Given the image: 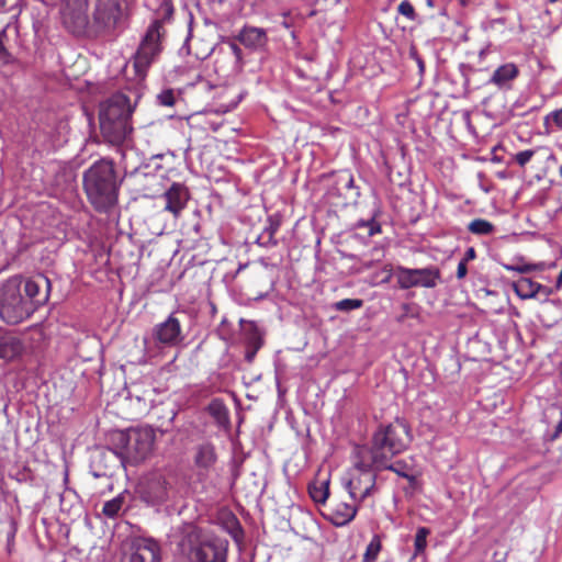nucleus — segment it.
<instances>
[{"label": "nucleus", "instance_id": "f257e3e1", "mask_svg": "<svg viewBox=\"0 0 562 562\" xmlns=\"http://www.w3.org/2000/svg\"><path fill=\"white\" fill-rule=\"evenodd\" d=\"M123 15L121 0H60L63 26L78 37L98 38L111 34Z\"/></svg>", "mask_w": 562, "mask_h": 562}, {"label": "nucleus", "instance_id": "f03ea898", "mask_svg": "<svg viewBox=\"0 0 562 562\" xmlns=\"http://www.w3.org/2000/svg\"><path fill=\"white\" fill-rule=\"evenodd\" d=\"M49 292L50 281L43 274L9 278L0 284V319L10 326L27 321L48 301Z\"/></svg>", "mask_w": 562, "mask_h": 562}, {"label": "nucleus", "instance_id": "7ed1b4c3", "mask_svg": "<svg viewBox=\"0 0 562 562\" xmlns=\"http://www.w3.org/2000/svg\"><path fill=\"white\" fill-rule=\"evenodd\" d=\"M121 183L122 179H119L114 162L110 159L93 162L83 173V189L99 212H105L116 204Z\"/></svg>", "mask_w": 562, "mask_h": 562}, {"label": "nucleus", "instance_id": "20e7f679", "mask_svg": "<svg viewBox=\"0 0 562 562\" xmlns=\"http://www.w3.org/2000/svg\"><path fill=\"white\" fill-rule=\"evenodd\" d=\"M228 541L204 533L193 525L183 528L177 554L183 562H226Z\"/></svg>", "mask_w": 562, "mask_h": 562}, {"label": "nucleus", "instance_id": "39448f33", "mask_svg": "<svg viewBox=\"0 0 562 562\" xmlns=\"http://www.w3.org/2000/svg\"><path fill=\"white\" fill-rule=\"evenodd\" d=\"M133 106L128 97L117 92L100 105V130L104 139L112 145H121L132 133L131 115Z\"/></svg>", "mask_w": 562, "mask_h": 562}, {"label": "nucleus", "instance_id": "423d86ee", "mask_svg": "<svg viewBox=\"0 0 562 562\" xmlns=\"http://www.w3.org/2000/svg\"><path fill=\"white\" fill-rule=\"evenodd\" d=\"M411 443L409 427L404 420L380 425L371 439L372 464H385L395 456L402 453Z\"/></svg>", "mask_w": 562, "mask_h": 562}, {"label": "nucleus", "instance_id": "0eeeda50", "mask_svg": "<svg viewBox=\"0 0 562 562\" xmlns=\"http://www.w3.org/2000/svg\"><path fill=\"white\" fill-rule=\"evenodd\" d=\"M165 36L162 22L155 20L146 30L139 46L134 55V69L139 79H144L151 64H154L161 50V40Z\"/></svg>", "mask_w": 562, "mask_h": 562}, {"label": "nucleus", "instance_id": "6e6552de", "mask_svg": "<svg viewBox=\"0 0 562 562\" xmlns=\"http://www.w3.org/2000/svg\"><path fill=\"white\" fill-rule=\"evenodd\" d=\"M140 498L149 505H161L181 495L179 479L176 474L158 473L146 477L139 487Z\"/></svg>", "mask_w": 562, "mask_h": 562}, {"label": "nucleus", "instance_id": "1a4fd4ad", "mask_svg": "<svg viewBox=\"0 0 562 562\" xmlns=\"http://www.w3.org/2000/svg\"><path fill=\"white\" fill-rule=\"evenodd\" d=\"M155 432L150 427L132 428L120 435L122 454L133 462L143 461L153 450Z\"/></svg>", "mask_w": 562, "mask_h": 562}, {"label": "nucleus", "instance_id": "9d476101", "mask_svg": "<svg viewBox=\"0 0 562 562\" xmlns=\"http://www.w3.org/2000/svg\"><path fill=\"white\" fill-rule=\"evenodd\" d=\"M376 475L370 465L359 462L350 472L345 486L353 501L363 502L375 490Z\"/></svg>", "mask_w": 562, "mask_h": 562}, {"label": "nucleus", "instance_id": "9b49d317", "mask_svg": "<svg viewBox=\"0 0 562 562\" xmlns=\"http://www.w3.org/2000/svg\"><path fill=\"white\" fill-rule=\"evenodd\" d=\"M395 277L401 289L407 290L415 286L435 288L440 281V270L437 267L411 269L398 266Z\"/></svg>", "mask_w": 562, "mask_h": 562}, {"label": "nucleus", "instance_id": "f8f14e48", "mask_svg": "<svg viewBox=\"0 0 562 562\" xmlns=\"http://www.w3.org/2000/svg\"><path fill=\"white\" fill-rule=\"evenodd\" d=\"M151 336L159 347H175L183 340L181 323L175 314H170L153 328Z\"/></svg>", "mask_w": 562, "mask_h": 562}, {"label": "nucleus", "instance_id": "ddd939ff", "mask_svg": "<svg viewBox=\"0 0 562 562\" xmlns=\"http://www.w3.org/2000/svg\"><path fill=\"white\" fill-rule=\"evenodd\" d=\"M125 562H160V547L151 538H135Z\"/></svg>", "mask_w": 562, "mask_h": 562}, {"label": "nucleus", "instance_id": "4468645a", "mask_svg": "<svg viewBox=\"0 0 562 562\" xmlns=\"http://www.w3.org/2000/svg\"><path fill=\"white\" fill-rule=\"evenodd\" d=\"M189 191L181 183H172L162 194L165 201L164 210L171 213L175 218L179 217L189 201Z\"/></svg>", "mask_w": 562, "mask_h": 562}, {"label": "nucleus", "instance_id": "2eb2a0df", "mask_svg": "<svg viewBox=\"0 0 562 562\" xmlns=\"http://www.w3.org/2000/svg\"><path fill=\"white\" fill-rule=\"evenodd\" d=\"M358 513V506L346 502L335 504L328 514L325 515L326 519L336 527H344L352 521Z\"/></svg>", "mask_w": 562, "mask_h": 562}, {"label": "nucleus", "instance_id": "dca6fc26", "mask_svg": "<svg viewBox=\"0 0 562 562\" xmlns=\"http://www.w3.org/2000/svg\"><path fill=\"white\" fill-rule=\"evenodd\" d=\"M237 40L246 48L254 50L262 49L268 43L267 32L263 29L249 25L240 30Z\"/></svg>", "mask_w": 562, "mask_h": 562}, {"label": "nucleus", "instance_id": "f3484780", "mask_svg": "<svg viewBox=\"0 0 562 562\" xmlns=\"http://www.w3.org/2000/svg\"><path fill=\"white\" fill-rule=\"evenodd\" d=\"M23 351L24 344L19 337L0 333V359L13 360L20 357Z\"/></svg>", "mask_w": 562, "mask_h": 562}, {"label": "nucleus", "instance_id": "a211bd4d", "mask_svg": "<svg viewBox=\"0 0 562 562\" xmlns=\"http://www.w3.org/2000/svg\"><path fill=\"white\" fill-rule=\"evenodd\" d=\"M519 71L515 64L508 63L499 66L492 75L490 83L504 88L508 82L518 76Z\"/></svg>", "mask_w": 562, "mask_h": 562}, {"label": "nucleus", "instance_id": "6ab92c4d", "mask_svg": "<svg viewBox=\"0 0 562 562\" xmlns=\"http://www.w3.org/2000/svg\"><path fill=\"white\" fill-rule=\"evenodd\" d=\"M430 535V530L427 527H419L415 535L414 540V553L409 562H426V547L427 537Z\"/></svg>", "mask_w": 562, "mask_h": 562}, {"label": "nucleus", "instance_id": "aec40b11", "mask_svg": "<svg viewBox=\"0 0 562 562\" xmlns=\"http://www.w3.org/2000/svg\"><path fill=\"white\" fill-rule=\"evenodd\" d=\"M215 448L212 443H202L198 447L194 462L199 468L210 469L216 462Z\"/></svg>", "mask_w": 562, "mask_h": 562}, {"label": "nucleus", "instance_id": "412c9836", "mask_svg": "<svg viewBox=\"0 0 562 562\" xmlns=\"http://www.w3.org/2000/svg\"><path fill=\"white\" fill-rule=\"evenodd\" d=\"M541 289V284L529 278H520L514 283L515 293L524 300L535 297Z\"/></svg>", "mask_w": 562, "mask_h": 562}, {"label": "nucleus", "instance_id": "4be33fe9", "mask_svg": "<svg viewBox=\"0 0 562 562\" xmlns=\"http://www.w3.org/2000/svg\"><path fill=\"white\" fill-rule=\"evenodd\" d=\"M376 469L390 470L395 472L397 475L407 479L408 481H414L415 476L412 473V469L403 461H396L392 463L391 461L385 462V464H374Z\"/></svg>", "mask_w": 562, "mask_h": 562}, {"label": "nucleus", "instance_id": "5701e85b", "mask_svg": "<svg viewBox=\"0 0 562 562\" xmlns=\"http://www.w3.org/2000/svg\"><path fill=\"white\" fill-rule=\"evenodd\" d=\"M308 493L315 503L324 504L329 496V482L324 481L321 484H310Z\"/></svg>", "mask_w": 562, "mask_h": 562}, {"label": "nucleus", "instance_id": "b1692460", "mask_svg": "<svg viewBox=\"0 0 562 562\" xmlns=\"http://www.w3.org/2000/svg\"><path fill=\"white\" fill-rule=\"evenodd\" d=\"M494 225L484 218H475L468 225V231L479 236L491 235L494 233Z\"/></svg>", "mask_w": 562, "mask_h": 562}, {"label": "nucleus", "instance_id": "393cba45", "mask_svg": "<svg viewBox=\"0 0 562 562\" xmlns=\"http://www.w3.org/2000/svg\"><path fill=\"white\" fill-rule=\"evenodd\" d=\"M381 549V538L379 535H374L369 544L367 546V549L362 558V562H375Z\"/></svg>", "mask_w": 562, "mask_h": 562}, {"label": "nucleus", "instance_id": "a878e982", "mask_svg": "<svg viewBox=\"0 0 562 562\" xmlns=\"http://www.w3.org/2000/svg\"><path fill=\"white\" fill-rule=\"evenodd\" d=\"M124 499V495L120 494L113 499L105 502L102 509L103 515L108 518H115L122 509Z\"/></svg>", "mask_w": 562, "mask_h": 562}, {"label": "nucleus", "instance_id": "bb28decb", "mask_svg": "<svg viewBox=\"0 0 562 562\" xmlns=\"http://www.w3.org/2000/svg\"><path fill=\"white\" fill-rule=\"evenodd\" d=\"M278 228L279 223H270L269 227H267L258 237V241L263 246H276L277 240L274 239V234Z\"/></svg>", "mask_w": 562, "mask_h": 562}, {"label": "nucleus", "instance_id": "cd10ccee", "mask_svg": "<svg viewBox=\"0 0 562 562\" xmlns=\"http://www.w3.org/2000/svg\"><path fill=\"white\" fill-rule=\"evenodd\" d=\"M363 305V301L360 299H344L335 303V310L340 312H350L352 310L360 308Z\"/></svg>", "mask_w": 562, "mask_h": 562}, {"label": "nucleus", "instance_id": "c85d7f7f", "mask_svg": "<svg viewBox=\"0 0 562 562\" xmlns=\"http://www.w3.org/2000/svg\"><path fill=\"white\" fill-rule=\"evenodd\" d=\"M338 183L341 186V188L344 190L352 191V194H351L352 198L356 199V198L360 196L359 189L355 186V179H353L352 175L345 173V175L340 176L338 179Z\"/></svg>", "mask_w": 562, "mask_h": 562}, {"label": "nucleus", "instance_id": "c756f323", "mask_svg": "<svg viewBox=\"0 0 562 562\" xmlns=\"http://www.w3.org/2000/svg\"><path fill=\"white\" fill-rule=\"evenodd\" d=\"M356 227H367L368 228V235L374 236L376 234L381 233V225L375 221V216H372L370 220H360L357 222Z\"/></svg>", "mask_w": 562, "mask_h": 562}, {"label": "nucleus", "instance_id": "7c9ffc66", "mask_svg": "<svg viewBox=\"0 0 562 562\" xmlns=\"http://www.w3.org/2000/svg\"><path fill=\"white\" fill-rule=\"evenodd\" d=\"M547 413L550 416L558 415L559 422L555 425L554 434L552 436L553 439H557L562 434V406L559 404H552L548 409Z\"/></svg>", "mask_w": 562, "mask_h": 562}, {"label": "nucleus", "instance_id": "2f4dec72", "mask_svg": "<svg viewBox=\"0 0 562 562\" xmlns=\"http://www.w3.org/2000/svg\"><path fill=\"white\" fill-rule=\"evenodd\" d=\"M157 102L164 106H172L176 102L175 92L172 89L162 90L157 94Z\"/></svg>", "mask_w": 562, "mask_h": 562}, {"label": "nucleus", "instance_id": "473e14b6", "mask_svg": "<svg viewBox=\"0 0 562 562\" xmlns=\"http://www.w3.org/2000/svg\"><path fill=\"white\" fill-rule=\"evenodd\" d=\"M249 326H250L251 330L254 331L252 336L250 338V341L254 345V350L247 351L246 359H247L248 362H251L254 357H255V355H256V352H257V350L260 348L261 342H260V339H259V337L257 335L256 327L254 326V324L249 323Z\"/></svg>", "mask_w": 562, "mask_h": 562}, {"label": "nucleus", "instance_id": "72a5a7b5", "mask_svg": "<svg viewBox=\"0 0 562 562\" xmlns=\"http://www.w3.org/2000/svg\"><path fill=\"white\" fill-rule=\"evenodd\" d=\"M397 11L409 20L416 18L415 9L408 0H403L397 7Z\"/></svg>", "mask_w": 562, "mask_h": 562}, {"label": "nucleus", "instance_id": "f704fd0d", "mask_svg": "<svg viewBox=\"0 0 562 562\" xmlns=\"http://www.w3.org/2000/svg\"><path fill=\"white\" fill-rule=\"evenodd\" d=\"M553 123L558 128L562 130V108L552 111L546 116V124Z\"/></svg>", "mask_w": 562, "mask_h": 562}, {"label": "nucleus", "instance_id": "c9c22d12", "mask_svg": "<svg viewBox=\"0 0 562 562\" xmlns=\"http://www.w3.org/2000/svg\"><path fill=\"white\" fill-rule=\"evenodd\" d=\"M533 154H535L533 150H530V149L519 151L516 154L515 160L520 167H524L526 164H528L530 161Z\"/></svg>", "mask_w": 562, "mask_h": 562}, {"label": "nucleus", "instance_id": "e433bc0d", "mask_svg": "<svg viewBox=\"0 0 562 562\" xmlns=\"http://www.w3.org/2000/svg\"><path fill=\"white\" fill-rule=\"evenodd\" d=\"M506 269L512 270V271H517L520 273H527V272L535 270V266L529 265V263H524V265H516V266H506Z\"/></svg>", "mask_w": 562, "mask_h": 562}, {"label": "nucleus", "instance_id": "4c0bfd02", "mask_svg": "<svg viewBox=\"0 0 562 562\" xmlns=\"http://www.w3.org/2000/svg\"><path fill=\"white\" fill-rule=\"evenodd\" d=\"M5 36L4 31L0 32V61L1 63H8L10 59V54L5 49L3 45V37Z\"/></svg>", "mask_w": 562, "mask_h": 562}, {"label": "nucleus", "instance_id": "58836bf2", "mask_svg": "<svg viewBox=\"0 0 562 562\" xmlns=\"http://www.w3.org/2000/svg\"><path fill=\"white\" fill-rule=\"evenodd\" d=\"M409 56L416 61L418 68H419V72H424L425 70V64H424V60L422 59V57L418 55L417 50L415 48H412L411 52H409Z\"/></svg>", "mask_w": 562, "mask_h": 562}, {"label": "nucleus", "instance_id": "ea45409f", "mask_svg": "<svg viewBox=\"0 0 562 562\" xmlns=\"http://www.w3.org/2000/svg\"><path fill=\"white\" fill-rule=\"evenodd\" d=\"M229 48L232 54L235 56L237 63H241L243 60V52L240 47L235 42H229Z\"/></svg>", "mask_w": 562, "mask_h": 562}, {"label": "nucleus", "instance_id": "a19ab883", "mask_svg": "<svg viewBox=\"0 0 562 562\" xmlns=\"http://www.w3.org/2000/svg\"><path fill=\"white\" fill-rule=\"evenodd\" d=\"M467 273H468L467 262L460 260L458 268H457V278L459 280H461V279L465 278Z\"/></svg>", "mask_w": 562, "mask_h": 562}, {"label": "nucleus", "instance_id": "79ce46f5", "mask_svg": "<svg viewBox=\"0 0 562 562\" xmlns=\"http://www.w3.org/2000/svg\"><path fill=\"white\" fill-rule=\"evenodd\" d=\"M476 257V251L473 247H469L464 254V257L461 259L464 262H469L471 260H474Z\"/></svg>", "mask_w": 562, "mask_h": 562}, {"label": "nucleus", "instance_id": "37998d69", "mask_svg": "<svg viewBox=\"0 0 562 562\" xmlns=\"http://www.w3.org/2000/svg\"><path fill=\"white\" fill-rule=\"evenodd\" d=\"M169 414H170V417H169L168 422H169V424H171L175 420L176 416H177V412H176L175 408H170L169 409Z\"/></svg>", "mask_w": 562, "mask_h": 562}, {"label": "nucleus", "instance_id": "c03bdc74", "mask_svg": "<svg viewBox=\"0 0 562 562\" xmlns=\"http://www.w3.org/2000/svg\"><path fill=\"white\" fill-rule=\"evenodd\" d=\"M233 524L236 526V528H237L238 530H240L239 522H238V520H237L235 517L233 518Z\"/></svg>", "mask_w": 562, "mask_h": 562}, {"label": "nucleus", "instance_id": "a18cd8bd", "mask_svg": "<svg viewBox=\"0 0 562 562\" xmlns=\"http://www.w3.org/2000/svg\"><path fill=\"white\" fill-rule=\"evenodd\" d=\"M559 173H560V176L562 177V165H561V166H560V168H559Z\"/></svg>", "mask_w": 562, "mask_h": 562}]
</instances>
